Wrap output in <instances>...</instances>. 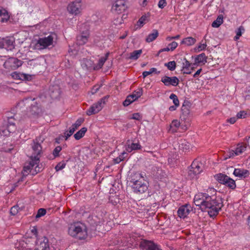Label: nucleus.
Segmentation results:
<instances>
[{
  "label": "nucleus",
  "mask_w": 250,
  "mask_h": 250,
  "mask_svg": "<svg viewBox=\"0 0 250 250\" xmlns=\"http://www.w3.org/2000/svg\"><path fill=\"white\" fill-rule=\"evenodd\" d=\"M194 203L196 206H199L202 211H207L210 217L216 216L223 206L221 197L214 195L209 196L206 193L196 194Z\"/></svg>",
  "instance_id": "nucleus-1"
},
{
  "label": "nucleus",
  "mask_w": 250,
  "mask_h": 250,
  "mask_svg": "<svg viewBox=\"0 0 250 250\" xmlns=\"http://www.w3.org/2000/svg\"><path fill=\"white\" fill-rule=\"evenodd\" d=\"M30 146V161L26 163L23 167L22 173L24 175L28 174L29 172L34 175L42 170V167L39 165L41 154L42 153L41 143L37 139H36L32 140Z\"/></svg>",
  "instance_id": "nucleus-2"
},
{
  "label": "nucleus",
  "mask_w": 250,
  "mask_h": 250,
  "mask_svg": "<svg viewBox=\"0 0 250 250\" xmlns=\"http://www.w3.org/2000/svg\"><path fill=\"white\" fill-rule=\"evenodd\" d=\"M130 182L135 193H143L147 190L148 188L144 175L140 173H135L131 176Z\"/></svg>",
  "instance_id": "nucleus-3"
},
{
  "label": "nucleus",
  "mask_w": 250,
  "mask_h": 250,
  "mask_svg": "<svg viewBox=\"0 0 250 250\" xmlns=\"http://www.w3.org/2000/svg\"><path fill=\"white\" fill-rule=\"evenodd\" d=\"M68 232L72 237L81 240L85 239L87 236L86 226L80 222H75L70 224Z\"/></svg>",
  "instance_id": "nucleus-4"
},
{
  "label": "nucleus",
  "mask_w": 250,
  "mask_h": 250,
  "mask_svg": "<svg viewBox=\"0 0 250 250\" xmlns=\"http://www.w3.org/2000/svg\"><path fill=\"white\" fill-rule=\"evenodd\" d=\"M55 36V34H51L46 37L40 38L35 45V48L42 50L52 45Z\"/></svg>",
  "instance_id": "nucleus-5"
},
{
  "label": "nucleus",
  "mask_w": 250,
  "mask_h": 250,
  "mask_svg": "<svg viewBox=\"0 0 250 250\" xmlns=\"http://www.w3.org/2000/svg\"><path fill=\"white\" fill-rule=\"evenodd\" d=\"M139 247L142 250H162L160 245L153 241L146 239H142Z\"/></svg>",
  "instance_id": "nucleus-6"
},
{
  "label": "nucleus",
  "mask_w": 250,
  "mask_h": 250,
  "mask_svg": "<svg viewBox=\"0 0 250 250\" xmlns=\"http://www.w3.org/2000/svg\"><path fill=\"white\" fill-rule=\"evenodd\" d=\"M203 170L202 164L198 161H194L188 172V176L190 179H193Z\"/></svg>",
  "instance_id": "nucleus-7"
},
{
  "label": "nucleus",
  "mask_w": 250,
  "mask_h": 250,
  "mask_svg": "<svg viewBox=\"0 0 250 250\" xmlns=\"http://www.w3.org/2000/svg\"><path fill=\"white\" fill-rule=\"evenodd\" d=\"M216 178L220 183L225 185L232 189L236 188L234 180L227 175L220 173L216 175Z\"/></svg>",
  "instance_id": "nucleus-8"
},
{
  "label": "nucleus",
  "mask_w": 250,
  "mask_h": 250,
  "mask_svg": "<svg viewBox=\"0 0 250 250\" xmlns=\"http://www.w3.org/2000/svg\"><path fill=\"white\" fill-rule=\"evenodd\" d=\"M68 12L74 15L81 13L82 10V4L81 0H76L70 2L67 7Z\"/></svg>",
  "instance_id": "nucleus-9"
},
{
  "label": "nucleus",
  "mask_w": 250,
  "mask_h": 250,
  "mask_svg": "<svg viewBox=\"0 0 250 250\" xmlns=\"http://www.w3.org/2000/svg\"><path fill=\"white\" fill-rule=\"evenodd\" d=\"M105 98L104 97L100 99L97 103L94 104L86 111V114L90 116L99 112L102 109L103 105L105 103Z\"/></svg>",
  "instance_id": "nucleus-10"
},
{
  "label": "nucleus",
  "mask_w": 250,
  "mask_h": 250,
  "mask_svg": "<svg viewBox=\"0 0 250 250\" xmlns=\"http://www.w3.org/2000/svg\"><path fill=\"white\" fill-rule=\"evenodd\" d=\"M22 64V62L15 58H11L6 60L3 66L8 69H16L21 66Z\"/></svg>",
  "instance_id": "nucleus-11"
},
{
  "label": "nucleus",
  "mask_w": 250,
  "mask_h": 250,
  "mask_svg": "<svg viewBox=\"0 0 250 250\" xmlns=\"http://www.w3.org/2000/svg\"><path fill=\"white\" fill-rule=\"evenodd\" d=\"M12 118L8 119V124L6 128H2L0 130V135L3 136H8L10 133H13L16 129L15 123Z\"/></svg>",
  "instance_id": "nucleus-12"
},
{
  "label": "nucleus",
  "mask_w": 250,
  "mask_h": 250,
  "mask_svg": "<svg viewBox=\"0 0 250 250\" xmlns=\"http://www.w3.org/2000/svg\"><path fill=\"white\" fill-rule=\"evenodd\" d=\"M15 40L13 38L6 37L0 39V48H5L7 50H12L14 48Z\"/></svg>",
  "instance_id": "nucleus-13"
},
{
  "label": "nucleus",
  "mask_w": 250,
  "mask_h": 250,
  "mask_svg": "<svg viewBox=\"0 0 250 250\" xmlns=\"http://www.w3.org/2000/svg\"><path fill=\"white\" fill-rule=\"evenodd\" d=\"M161 82L167 86H176L179 83V80L176 76L170 77L165 76L161 78Z\"/></svg>",
  "instance_id": "nucleus-14"
},
{
  "label": "nucleus",
  "mask_w": 250,
  "mask_h": 250,
  "mask_svg": "<svg viewBox=\"0 0 250 250\" xmlns=\"http://www.w3.org/2000/svg\"><path fill=\"white\" fill-rule=\"evenodd\" d=\"M192 210V208L189 204H186L179 208L177 211L178 215L181 218H185Z\"/></svg>",
  "instance_id": "nucleus-15"
},
{
  "label": "nucleus",
  "mask_w": 250,
  "mask_h": 250,
  "mask_svg": "<svg viewBox=\"0 0 250 250\" xmlns=\"http://www.w3.org/2000/svg\"><path fill=\"white\" fill-rule=\"evenodd\" d=\"M127 8L126 3L125 0H116L112 5V9L117 13H121L124 11Z\"/></svg>",
  "instance_id": "nucleus-16"
},
{
  "label": "nucleus",
  "mask_w": 250,
  "mask_h": 250,
  "mask_svg": "<svg viewBox=\"0 0 250 250\" xmlns=\"http://www.w3.org/2000/svg\"><path fill=\"white\" fill-rule=\"evenodd\" d=\"M12 77L16 80L30 81L32 79V75L14 72L12 74Z\"/></svg>",
  "instance_id": "nucleus-17"
},
{
  "label": "nucleus",
  "mask_w": 250,
  "mask_h": 250,
  "mask_svg": "<svg viewBox=\"0 0 250 250\" xmlns=\"http://www.w3.org/2000/svg\"><path fill=\"white\" fill-rule=\"evenodd\" d=\"M233 173L235 176L241 178H246L249 175V171L242 168H235Z\"/></svg>",
  "instance_id": "nucleus-18"
},
{
  "label": "nucleus",
  "mask_w": 250,
  "mask_h": 250,
  "mask_svg": "<svg viewBox=\"0 0 250 250\" xmlns=\"http://www.w3.org/2000/svg\"><path fill=\"white\" fill-rule=\"evenodd\" d=\"M36 250H49V246L48 243V240L44 237L43 240L40 242V244L36 248Z\"/></svg>",
  "instance_id": "nucleus-19"
},
{
  "label": "nucleus",
  "mask_w": 250,
  "mask_h": 250,
  "mask_svg": "<svg viewBox=\"0 0 250 250\" xmlns=\"http://www.w3.org/2000/svg\"><path fill=\"white\" fill-rule=\"evenodd\" d=\"M196 42V39L191 37H188L183 39L181 42V44L186 46H191L194 45Z\"/></svg>",
  "instance_id": "nucleus-20"
},
{
  "label": "nucleus",
  "mask_w": 250,
  "mask_h": 250,
  "mask_svg": "<svg viewBox=\"0 0 250 250\" xmlns=\"http://www.w3.org/2000/svg\"><path fill=\"white\" fill-rule=\"evenodd\" d=\"M88 37L89 35L87 33L78 36L77 38V44L80 45H83L87 42Z\"/></svg>",
  "instance_id": "nucleus-21"
},
{
  "label": "nucleus",
  "mask_w": 250,
  "mask_h": 250,
  "mask_svg": "<svg viewBox=\"0 0 250 250\" xmlns=\"http://www.w3.org/2000/svg\"><path fill=\"white\" fill-rule=\"evenodd\" d=\"M185 62H183L182 71L184 74H190L191 73L190 67L191 63L189 62L186 59H185Z\"/></svg>",
  "instance_id": "nucleus-22"
},
{
  "label": "nucleus",
  "mask_w": 250,
  "mask_h": 250,
  "mask_svg": "<svg viewBox=\"0 0 250 250\" xmlns=\"http://www.w3.org/2000/svg\"><path fill=\"white\" fill-rule=\"evenodd\" d=\"M207 57L204 53H201L196 56L195 59V63H202L205 64L207 62Z\"/></svg>",
  "instance_id": "nucleus-23"
},
{
  "label": "nucleus",
  "mask_w": 250,
  "mask_h": 250,
  "mask_svg": "<svg viewBox=\"0 0 250 250\" xmlns=\"http://www.w3.org/2000/svg\"><path fill=\"white\" fill-rule=\"evenodd\" d=\"M159 32L157 30L154 29L152 30V33L148 34L146 39V41L147 42H150L154 41L158 36Z\"/></svg>",
  "instance_id": "nucleus-24"
},
{
  "label": "nucleus",
  "mask_w": 250,
  "mask_h": 250,
  "mask_svg": "<svg viewBox=\"0 0 250 250\" xmlns=\"http://www.w3.org/2000/svg\"><path fill=\"white\" fill-rule=\"evenodd\" d=\"M180 126V121L178 120H174L172 121L170 125L169 131L174 133L177 131Z\"/></svg>",
  "instance_id": "nucleus-25"
},
{
  "label": "nucleus",
  "mask_w": 250,
  "mask_h": 250,
  "mask_svg": "<svg viewBox=\"0 0 250 250\" xmlns=\"http://www.w3.org/2000/svg\"><path fill=\"white\" fill-rule=\"evenodd\" d=\"M141 146L139 143H132L128 144L126 147V150L128 152H131L133 150L141 149Z\"/></svg>",
  "instance_id": "nucleus-26"
},
{
  "label": "nucleus",
  "mask_w": 250,
  "mask_h": 250,
  "mask_svg": "<svg viewBox=\"0 0 250 250\" xmlns=\"http://www.w3.org/2000/svg\"><path fill=\"white\" fill-rule=\"evenodd\" d=\"M9 16L4 9H0V22L3 23L8 20Z\"/></svg>",
  "instance_id": "nucleus-27"
},
{
  "label": "nucleus",
  "mask_w": 250,
  "mask_h": 250,
  "mask_svg": "<svg viewBox=\"0 0 250 250\" xmlns=\"http://www.w3.org/2000/svg\"><path fill=\"white\" fill-rule=\"evenodd\" d=\"M247 148L246 145L244 143L238 144L235 148V155H239L244 152Z\"/></svg>",
  "instance_id": "nucleus-28"
},
{
  "label": "nucleus",
  "mask_w": 250,
  "mask_h": 250,
  "mask_svg": "<svg viewBox=\"0 0 250 250\" xmlns=\"http://www.w3.org/2000/svg\"><path fill=\"white\" fill-rule=\"evenodd\" d=\"M137 99L138 98L136 97V96L132 93L126 97V99L123 102V105L125 106H127Z\"/></svg>",
  "instance_id": "nucleus-29"
},
{
  "label": "nucleus",
  "mask_w": 250,
  "mask_h": 250,
  "mask_svg": "<svg viewBox=\"0 0 250 250\" xmlns=\"http://www.w3.org/2000/svg\"><path fill=\"white\" fill-rule=\"evenodd\" d=\"M109 52H108L105 54L104 56L102 57L100 59V60L98 62V63L97 64V65L96 66V69H99L103 67L104 62L107 60V59L109 56Z\"/></svg>",
  "instance_id": "nucleus-30"
},
{
  "label": "nucleus",
  "mask_w": 250,
  "mask_h": 250,
  "mask_svg": "<svg viewBox=\"0 0 250 250\" xmlns=\"http://www.w3.org/2000/svg\"><path fill=\"white\" fill-rule=\"evenodd\" d=\"M223 22V16L220 15L218 16L216 20H215L211 24V26L214 28L219 27Z\"/></svg>",
  "instance_id": "nucleus-31"
},
{
  "label": "nucleus",
  "mask_w": 250,
  "mask_h": 250,
  "mask_svg": "<svg viewBox=\"0 0 250 250\" xmlns=\"http://www.w3.org/2000/svg\"><path fill=\"white\" fill-rule=\"evenodd\" d=\"M86 131L87 128L86 127H83L74 134L75 138L77 140L80 139L84 136Z\"/></svg>",
  "instance_id": "nucleus-32"
},
{
  "label": "nucleus",
  "mask_w": 250,
  "mask_h": 250,
  "mask_svg": "<svg viewBox=\"0 0 250 250\" xmlns=\"http://www.w3.org/2000/svg\"><path fill=\"white\" fill-rule=\"evenodd\" d=\"M142 53V50L141 49L135 50L130 53L129 58L131 60H136L140 56Z\"/></svg>",
  "instance_id": "nucleus-33"
},
{
  "label": "nucleus",
  "mask_w": 250,
  "mask_h": 250,
  "mask_svg": "<svg viewBox=\"0 0 250 250\" xmlns=\"http://www.w3.org/2000/svg\"><path fill=\"white\" fill-rule=\"evenodd\" d=\"M148 21V17L146 15L142 16L137 22V25L140 27H142Z\"/></svg>",
  "instance_id": "nucleus-34"
},
{
  "label": "nucleus",
  "mask_w": 250,
  "mask_h": 250,
  "mask_svg": "<svg viewBox=\"0 0 250 250\" xmlns=\"http://www.w3.org/2000/svg\"><path fill=\"white\" fill-rule=\"evenodd\" d=\"M207 46V44L206 42H204L202 40L199 44L195 48V50L196 52H200L202 50H205Z\"/></svg>",
  "instance_id": "nucleus-35"
},
{
  "label": "nucleus",
  "mask_w": 250,
  "mask_h": 250,
  "mask_svg": "<svg viewBox=\"0 0 250 250\" xmlns=\"http://www.w3.org/2000/svg\"><path fill=\"white\" fill-rule=\"evenodd\" d=\"M157 73V69L155 68H151L150 69L149 71H144L143 73V78H145L146 77H147L148 75L151 74L153 73ZM158 74L160 73V71L157 72Z\"/></svg>",
  "instance_id": "nucleus-36"
},
{
  "label": "nucleus",
  "mask_w": 250,
  "mask_h": 250,
  "mask_svg": "<svg viewBox=\"0 0 250 250\" xmlns=\"http://www.w3.org/2000/svg\"><path fill=\"white\" fill-rule=\"evenodd\" d=\"M165 65L169 70L173 71L176 68V62L175 61H171L167 63H165Z\"/></svg>",
  "instance_id": "nucleus-37"
},
{
  "label": "nucleus",
  "mask_w": 250,
  "mask_h": 250,
  "mask_svg": "<svg viewBox=\"0 0 250 250\" xmlns=\"http://www.w3.org/2000/svg\"><path fill=\"white\" fill-rule=\"evenodd\" d=\"M169 98L173 101V103L174 104H175L176 106H179V101L178 99L177 96L173 93L171 94V95L169 96Z\"/></svg>",
  "instance_id": "nucleus-38"
},
{
  "label": "nucleus",
  "mask_w": 250,
  "mask_h": 250,
  "mask_svg": "<svg viewBox=\"0 0 250 250\" xmlns=\"http://www.w3.org/2000/svg\"><path fill=\"white\" fill-rule=\"evenodd\" d=\"M247 113L244 110L239 112L236 115L237 119H244L247 117Z\"/></svg>",
  "instance_id": "nucleus-39"
},
{
  "label": "nucleus",
  "mask_w": 250,
  "mask_h": 250,
  "mask_svg": "<svg viewBox=\"0 0 250 250\" xmlns=\"http://www.w3.org/2000/svg\"><path fill=\"white\" fill-rule=\"evenodd\" d=\"M65 163L64 162L59 163L55 167V168L57 171L61 170L64 168L65 167Z\"/></svg>",
  "instance_id": "nucleus-40"
},
{
  "label": "nucleus",
  "mask_w": 250,
  "mask_h": 250,
  "mask_svg": "<svg viewBox=\"0 0 250 250\" xmlns=\"http://www.w3.org/2000/svg\"><path fill=\"white\" fill-rule=\"evenodd\" d=\"M83 121V119H82V118L78 119L76 121L75 123L74 124L72 125V127L73 128H74L75 130L77 129L78 128V127H79L81 125V124H82Z\"/></svg>",
  "instance_id": "nucleus-41"
},
{
  "label": "nucleus",
  "mask_w": 250,
  "mask_h": 250,
  "mask_svg": "<svg viewBox=\"0 0 250 250\" xmlns=\"http://www.w3.org/2000/svg\"><path fill=\"white\" fill-rule=\"evenodd\" d=\"M167 175L166 172L163 171L162 169H159L157 170V176L158 177V178H160V179H162L163 178L166 177Z\"/></svg>",
  "instance_id": "nucleus-42"
},
{
  "label": "nucleus",
  "mask_w": 250,
  "mask_h": 250,
  "mask_svg": "<svg viewBox=\"0 0 250 250\" xmlns=\"http://www.w3.org/2000/svg\"><path fill=\"white\" fill-rule=\"evenodd\" d=\"M46 210L44 208H40L37 212V214L36 215V218H40L46 214Z\"/></svg>",
  "instance_id": "nucleus-43"
},
{
  "label": "nucleus",
  "mask_w": 250,
  "mask_h": 250,
  "mask_svg": "<svg viewBox=\"0 0 250 250\" xmlns=\"http://www.w3.org/2000/svg\"><path fill=\"white\" fill-rule=\"evenodd\" d=\"M132 93L136 96V97L138 99L143 94V89L142 88H139L136 90L134 91Z\"/></svg>",
  "instance_id": "nucleus-44"
},
{
  "label": "nucleus",
  "mask_w": 250,
  "mask_h": 250,
  "mask_svg": "<svg viewBox=\"0 0 250 250\" xmlns=\"http://www.w3.org/2000/svg\"><path fill=\"white\" fill-rule=\"evenodd\" d=\"M75 130H76L71 126L69 128V130L65 131L64 134L66 137V139H67L69 137L71 136L73 134Z\"/></svg>",
  "instance_id": "nucleus-45"
},
{
  "label": "nucleus",
  "mask_w": 250,
  "mask_h": 250,
  "mask_svg": "<svg viewBox=\"0 0 250 250\" xmlns=\"http://www.w3.org/2000/svg\"><path fill=\"white\" fill-rule=\"evenodd\" d=\"M62 149L61 146H57L55 148L53 151V154L55 157L59 156V152L62 150Z\"/></svg>",
  "instance_id": "nucleus-46"
},
{
  "label": "nucleus",
  "mask_w": 250,
  "mask_h": 250,
  "mask_svg": "<svg viewBox=\"0 0 250 250\" xmlns=\"http://www.w3.org/2000/svg\"><path fill=\"white\" fill-rule=\"evenodd\" d=\"M177 46L178 43L176 42H172L168 44V46L169 47L170 51H173L176 48Z\"/></svg>",
  "instance_id": "nucleus-47"
},
{
  "label": "nucleus",
  "mask_w": 250,
  "mask_h": 250,
  "mask_svg": "<svg viewBox=\"0 0 250 250\" xmlns=\"http://www.w3.org/2000/svg\"><path fill=\"white\" fill-rule=\"evenodd\" d=\"M236 155L235 154L234 150H231L225 155L224 159L226 160L228 158H233Z\"/></svg>",
  "instance_id": "nucleus-48"
},
{
  "label": "nucleus",
  "mask_w": 250,
  "mask_h": 250,
  "mask_svg": "<svg viewBox=\"0 0 250 250\" xmlns=\"http://www.w3.org/2000/svg\"><path fill=\"white\" fill-rule=\"evenodd\" d=\"M244 97L246 100L250 99V86L245 91Z\"/></svg>",
  "instance_id": "nucleus-49"
},
{
  "label": "nucleus",
  "mask_w": 250,
  "mask_h": 250,
  "mask_svg": "<svg viewBox=\"0 0 250 250\" xmlns=\"http://www.w3.org/2000/svg\"><path fill=\"white\" fill-rule=\"evenodd\" d=\"M18 212V207L13 206L11 208L10 213L12 215H15Z\"/></svg>",
  "instance_id": "nucleus-50"
},
{
  "label": "nucleus",
  "mask_w": 250,
  "mask_h": 250,
  "mask_svg": "<svg viewBox=\"0 0 250 250\" xmlns=\"http://www.w3.org/2000/svg\"><path fill=\"white\" fill-rule=\"evenodd\" d=\"M132 119L138 121H140L142 119V116L139 113H135L132 114Z\"/></svg>",
  "instance_id": "nucleus-51"
},
{
  "label": "nucleus",
  "mask_w": 250,
  "mask_h": 250,
  "mask_svg": "<svg viewBox=\"0 0 250 250\" xmlns=\"http://www.w3.org/2000/svg\"><path fill=\"white\" fill-rule=\"evenodd\" d=\"M167 5L166 0H160L158 3V6L159 8L162 9Z\"/></svg>",
  "instance_id": "nucleus-52"
},
{
  "label": "nucleus",
  "mask_w": 250,
  "mask_h": 250,
  "mask_svg": "<svg viewBox=\"0 0 250 250\" xmlns=\"http://www.w3.org/2000/svg\"><path fill=\"white\" fill-rule=\"evenodd\" d=\"M242 30H244L242 26H240L236 31V35L238 36H241L242 35Z\"/></svg>",
  "instance_id": "nucleus-53"
},
{
  "label": "nucleus",
  "mask_w": 250,
  "mask_h": 250,
  "mask_svg": "<svg viewBox=\"0 0 250 250\" xmlns=\"http://www.w3.org/2000/svg\"><path fill=\"white\" fill-rule=\"evenodd\" d=\"M83 62H85V66L86 69H88L89 67H90V65L91 64V62L90 61H88L87 60H84Z\"/></svg>",
  "instance_id": "nucleus-54"
},
{
  "label": "nucleus",
  "mask_w": 250,
  "mask_h": 250,
  "mask_svg": "<svg viewBox=\"0 0 250 250\" xmlns=\"http://www.w3.org/2000/svg\"><path fill=\"white\" fill-rule=\"evenodd\" d=\"M237 119V117H232L228 119L227 121L228 122H229L230 124H233L236 122Z\"/></svg>",
  "instance_id": "nucleus-55"
},
{
  "label": "nucleus",
  "mask_w": 250,
  "mask_h": 250,
  "mask_svg": "<svg viewBox=\"0 0 250 250\" xmlns=\"http://www.w3.org/2000/svg\"><path fill=\"white\" fill-rule=\"evenodd\" d=\"M100 87V86L99 85H96L94 86L93 87L92 90V93H95L97 92L98 91V90L99 89Z\"/></svg>",
  "instance_id": "nucleus-56"
},
{
  "label": "nucleus",
  "mask_w": 250,
  "mask_h": 250,
  "mask_svg": "<svg viewBox=\"0 0 250 250\" xmlns=\"http://www.w3.org/2000/svg\"><path fill=\"white\" fill-rule=\"evenodd\" d=\"M170 51L169 47L167 46V47L166 48H162L160 49L158 52V54H159L160 53L164 51Z\"/></svg>",
  "instance_id": "nucleus-57"
},
{
  "label": "nucleus",
  "mask_w": 250,
  "mask_h": 250,
  "mask_svg": "<svg viewBox=\"0 0 250 250\" xmlns=\"http://www.w3.org/2000/svg\"><path fill=\"white\" fill-rule=\"evenodd\" d=\"M202 69L201 68L198 69L193 75V77L196 78L198 77V76L200 75L201 72H202Z\"/></svg>",
  "instance_id": "nucleus-58"
},
{
  "label": "nucleus",
  "mask_w": 250,
  "mask_h": 250,
  "mask_svg": "<svg viewBox=\"0 0 250 250\" xmlns=\"http://www.w3.org/2000/svg\"><path fill=\"white\" fill-rule=\"evenodd\" d=\"M178 106H176L175 104L174 105H171L169 107V110L170 111H173L175 110L176 109L177 107Z\"/></svg>",
  "instance_id": "nucleus-59"
},
{
  "label": "nucleus",
  "mask_w": 250,
  "mask_h": 250,
  "mask_svg": "<svg viewBox=\"0 0 250 250\" xmlns=\"http://www.w3.org/2000/svg\"><path fill=\"white\" fill-rule=\"evenodd\" d=\"M125 155H127V153L126 152H124L120 155L119 156V157L121 158V160L122 161H123L125 158Z\"/></svg>",
  "instance_id": "nucleus-60"
},
{
  "label": "nucleus",
  "mask_w": 250,
  "mask_h": 250,
  "mask_svg": "<svg viewBox=\"0 0 250 250\" xmlns=\"http://www.w3.org/2000/svg\"><path fill=\"white\" fill-rule=\"evenodd\" d=\"M114 163L115 164H119L120 162H121L122 161L121 160V158H119V156L115 158L114 160Z\"/></svg>",
  "instance_id": "nucleus-61"
},
{
  "label": "nucleus",
  "mask_w": 250,
  "mask_h": 250,
  "mask_svg": "<svg viewBox=\"0 0 250 250\" xmlns=\"http://www.w3.org/2000/svg\"><path fill=\"white\" fill-rule=\"evenodd\" d=\"M182 110L183 111H185L186 112H188L189 110L187 108V107L186 106H185L184 104H183L182 106Z\"/></svg>",
  "instance_id": "nucleus-62"
},
{
  "label": "nucleus",
  "mask_w": 250,
  "mask_h": 250,
  "mask_svg": "<svg viewBox=\"0 0 250 250\" xmlns=\"http://www.w3.org/2000/svg\"><path fill=\"white\" fill-rule=\"evenodd\" d=\"M31 232L35 235L37 234V229L35 227H34L31 230Z\"/></svg>",
  "instance_id": "nucleus-63"
},
{
  "label": "nucleus",
  "mask_w": 250,
  "mask_h": 250,
  "mask_svg": "<svg viewBox=\"0 0 250 250\" xmlns=\"http://www.w3.org/2000/svg\"><path fill=\"white\" fill-rule=\"evenodd\" d=\"M147 1L148 0H143L142 3H141V5L143 6H145L147 4Z\"/></svg>",
  "instance_id": "nucleus-64"
}]
</instances>
